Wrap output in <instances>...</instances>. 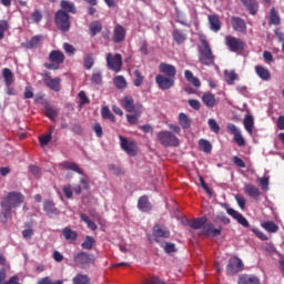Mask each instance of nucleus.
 <instances>
[{
  "label": "nucleus",
  "mask_w": 284,
  "mask_h": 284,
  "mask_svg": "<svg viewBox=\"0 0 284 284\" xmlns=\"http://www.w3.org/2000/svg\"><path fill=\"white\" fill-rule=\"evenodd\" d=\"M141 114L143 112H133V114H126V121L130 125H136L139 123V119H141Z\"/></svg>",
  "instance_id": "40"
},
{
  "label": "nucleus",
  "mask_w": 284,
  "mask_h": 284,
  "mask_svg": "<svg viewBox=\"0 0 284 284\" xmlns=\"http://www.w3.org/2000/svg\"><path fill=\"white\" fill-rule=\"evenodd\" d=\"M24 201L26 196L22 193L12 191L0 202V205L4 215L8 216L13 207H19Z\"/></svg>",
  "instance_id": "1"
},
{
  "label": "nucleus",
  "mask_w": 284,
  "mask_h": 284,
  "mask_svg": "<svg viewBox=\"0 0 284 284\" xmlns=\"http://www.w3.org/2000/svg\"><path fill=\"white\" fill-rule=\"evenodd\" d=\"M119 139H120L121 149L125 153H128L129 156H136V152H138L136 142L128 138H123V135H120Z\"/></svg>",
  "instance_id": "8"
},
{
  "label": "nucleus",
  "mask_w": 284,
  "mask_h": 284,
  "mask_svg": "<svg viewBox=\"0 0 284 284\" xmlns=\"http://www.w3.org/2000/svg\"><path fill=\"white\" fill-rule=\"evenodd\" d=\"M62 165L65 168V170H71L72 172H77V174H81L80 178V185H77L73 189V192L75 194H81L82 190H88L90 187V176L85 175L83 173V170L77 165L74 162H63Z\"/></svg>",
  "instance_id": "2"
},
{
  "label": "nucleus",
  "mask_w": 284,
  "mask_h": 284,
  "mask_svg": "<svg viewBox=\"0 0 284 284\" xmlns=\"http://www.w3.org/2000/svg\"><path fill=\"white\" fill-rule=\"evenodd\" d=\"M261 225L263 230H265L270 234H276V232H278V225H276V223H274L273 221L263 222Z\"/></svg>",
  "instance_id": "30"
},
{
  "label": "nucleus",
  "mask_w": 284,
  "mask_h": 284,
  "mask_svg": "<svg viewBox=\"0 0 284 284\" xmlns=\"http://www.w3.org/2000/svg\"><path fill=\"white\" fill-rule=\"evenodd\" d=\"M209 23H210L211 30H213V32H219V30H221V20H219V17L209 16Z\"/></svg>",
  "instance_id": "32"
},
{
  "label": "nucleus",
  "mask_w": 284,
  "mask_h": 284,
  "mask_svg": "<svg viewBox=\"0 0 284 284\" xmlns=\"http://www.w3.org/2000/svg\"><path fill=\"white\" fill-rule=\"evenodd\" d=\"M44 114L49 118V119H57V111L54 110V108L52 106H45L44 109Z\"/></svg>",
  "instance_id": "55"
},
{
  "label": "nucleus",
  "mask_w": 284,
  "mask_h": 284,
  "mask_svg": "<svg viewBox=\"0 0 284 284\" xmlns=\"http://www.w3.org/2000/svg\"><path fill=\"white\" fill-rule=\"evenodd\" d=\"M44 83L47 88H50V90H53L54 92H59L61 90V79L60 78H50L47 77L44 79Z\"/></svg>",
  "instance_id": "20"
},
{
  "label": "nucleus",
  "mask_w": 284,
  "mask_h": 284,
  "mask_svg": "<svg viewBox=\"0 0 284 284\" xmlns=\"http://www.w3.org/2000/svg\"><path fill=\"white\" fill-rule=\"evenodd\" d=\"M63 50L69 55H72V54H74V52H77V49H74V47L72 44L68 43V42H65L63 44Z\"/></svg>",
  "instance_id": "59"
},
{
  "label": "nucleus",
  "mask_w": 284,
  "mask_h": 284,
  "mask_svg": "<svg viewBox=\"0 0 284 284\" xmlns=\"http://www.w3.org/2000/svg\"><path fill=\"white\" fill-rule=\"evenodd\" d=\"M49 59L51 63L47 64L49 70H59V65L65 61V55L61 51H51Z\"/></svg>",
  "instance_id": "9"
},
{
  "label": "nucleus",
  "mask_w": 284,
  "mask_h": 284,
  "mask_svg": "<svg viewBox=\"0 0 284 284\" xmlns=\"http://www.w3.org/2000/svg\"><path fill=\"white\" fill-rule=\"evenodd\" d=\"M73 284H90V277L88 275L78 274L73 277Z\"/></svg>",
  "instance_id": "47"
},
{
  "label": "nucleus",
  "mask_w": 284,
  "mask_h": 284,
  "mask_svg": "<svg viewBox=\"0 0 284 284\" xmlns=\"http://www.w3.org/2000/svg\"><path fill=\"white\" fill-rule=\"evenodd\" d=\"M178 121H179V125H181V128L183 130H190V128L192 125V120L189 119L187 114L180 113L179 118H178Z\"/></svg>",
  "instance_id": "22"
},
{
  "label": "nucleus",
  "mask_w": 284,
  "mask_h": 284,
  "mask_svg": "<svg viewBox=\"0 0 284 284\" xmlns=\"http://www.w3.org/2000/svg\"><path fill=\"white\" fill-rule=\"evenodd\" d=\"M145 284H163V281H161V278L153 276L151 278H148L145 281Z\"/></svg>",
  "instance_id": "64"
},
{
  "label": "nucleus",
  "mask_w": 284,
  "mask_h": 284,
  "mask_svg": "<svg viewBox=\"0 0 284 284\" xmlns=\"http://www.w3.org/2000/svg\"><path fill=\"white\" fill-rule=\"evenodd\" d=\"M173 38H174V41L176 43H183L185 41V33L179 31V30H174L173 31Z\"/></svg>",
  "instance_id": "50"
},
{
  "label": "nucleus",
  "mask_w": 284,
  "mask_h": 284,
  "mask_svg": "<svg viewBox=\"0 0 284 284\" xmlns=\"http://www.w3.org/2000/svg\"><path fill=\"white\" fill-rule=\"evenodd\" d=\"M55 24L62 32L70 30V16L63 10H59L55 13Z\"/></svg>",
  "instance_id": "6"
},
{
  "label": "nucleus",
  "mask_w": 284,
  "mask_h": 284,
  "mask_svg": "<svg viewBox=\"0 0 284 284\" xmlns=\"http://www.w3.org/2000/svg\"><path fill=\"white\" fill-rule=\"evenodd\" d=\"M38 284H63V281L59 280V281L52 282L50 277H43L38 281Z\"/></svg>",
  "instance_id": "58"
},
{
  "label": "nucleus",
  "mask_w": 284,
  "mask_h": 284,
  "mask_svg": "<svg viewBox=\"0 0 284 284\" xmlns=\"http://www.w3.org/2000/svg\"><path fill=\"white\" fill-rule=\"evenodd\" d=\"M39 141H40V145H42V146L48 145V143H50V141H52V132L41 135L39 138Z\"/></svg>",
  "instance_id": "51"
},
{
  "label": "nucleus",
  "mask_w": 284,
  "mask_h": 284,
  "mask_svg": "<svg viewBox=\"0 0 284 284\" xmlns=\"http://www.w3.org/2000/svg\"><path fill=\"white\" fill-rule=\"evenodd\" d=\"M2 77L4 79L7 88H9V85H12V83H14V75L12 74V71L10 69H3Z\"/></svg>",
  "instance_id": "34"
},
{
  "label": "nucleus",
  "mask_w": 284,
  "mask_h": 284,
  "mask_svg": "<svg viewBox=\"0 0 284 284\" xmlns=\"http://www.w3.org/2000/svg\"><path fill=\"white\" fill-rule=\"evenodd\" d=\"M93 246L94 240L92 239V236H87L84 242L82 243L83 250H92Z\"/></svg>",
  "instance_id": "53"
},
{
  "label": "nucleus",
  "mask_w": 284,
  "mask_h": 284,
  "mask_svg": "<svg viewBox=\"0 0 284 284\" xmlns=\"http://www.w3.org/2000/svg\"><path fill=\"white\" fill-rule=\"evenodd\" d=\"M163 250L166 252V254H172V252H175L176 246H174L172 243H165Z\"/></svg>",
  "instance_id": "63"
},
{
  "label": "nucleus",
  "mask_w": 284,
  "mask_h": 284,
  "mask_svg": "<svg viewBox=\"0 0 284 284\" xmlns=\"http://www.w3.org/2000/svg\"><path fill=\"white\" fill-rule=\"evenodd\" d=\"M80 217H81V221H83V223H87L89 230H93L94 231V230L98 229L97 223L92 222L87 214L82 213L80 215Z\"/></svg>",
  "instance_id": "46"
},
{
  "label": "nucleus",
  "mask_w": 284,
  "mask_h": 284,
  "mask_svg": "<svg viewBox=\"0 0 284 284\" xmlns=\"http://www.w3.org/2000/svg\"><path fill=\"white\" fill-rule=\"evenodd\" d=\"M158 139L162 145H165V148H178L179 145V138L170 131L159 132Z\"/></svg>",
  "instance_id": "5"
},
{
  "label": "nucleus",
  "mask_w": 284,
  "mask_h": 284,
  "mask_svg": "<svg viewBox=\"0 0 284 284\" xmlns=\"http://www.w3.org/2000/svg\"><path fill=\"white\" fill-rule=\"evenodd\" d=\"M63 194L67 199H72V186L70 184L62 187Z\"/></svg>",
  "instance_id": "60"
},
{
  "label": "nucleus",
  "mask_w": 284,
  "mask_h": 284,
  "mask_svg": "<svg viewBox=\"0 0 284 284\" xmlns=\"http://www.w3.org/2000/svg\"><path fill=\"white\" fill-rule=\"evenodd\" d=\"M239 284H261V281L254 275H242L239 278Z\"/></svg>",
  "instance_id": "26"
},
{
  "label": "nucleus",
  "mask_w": 284,
  "mask_h": 284,
  "mask_svg": "<svg viewBox=\"0 0 284 284\" xmlns=\"http://www.w3.org/2000/svg\"><path fill=\"white\" fill-rule=\"evenodd\" d=\"M7 30H10V24L8 23V20H0V39H3V37H6Z\"/></svg>",
  "instance_id": "49"
},
{
  "label": "nucleus",
  "mask_w": 284,
  "mask_h": 284,
  "mask_svg": "<svg viewBox=\"0 0 284 284\" xmlns=\"http://www.w3.org/2000/svg\"><path fill=\"white\" fill-rule=\"evenodd\" d=\"M199 60L203 65H214V55L212 49L207 42H203V45L199 49Z\"/></svg>",
  "instance_id": "4"
},
{
  "label": "nucleus",
  "mask_w": 284,
  "mask_h": 284,
  "mask_svg": "<svg viewBox=\"0 0 284 284\" xmlns=\"http://www.w3.org/2000/svg\"><path fill=\"white\" fill-rule=\"evenodd\" d=\"M153 236H155V241H159V239H170V231L158 224L153 227Z\"/></svg>",
  "instance_id": "19"
},
{
  "label": "nucleus",
  "mask_w": 284,
  "mask_h": 284,
  "mask_svg": "<svg viewBox=\"0 0 284 284\" xmlns=\"http://www.w3.org/2000/svg\"><path fill=\"white\" fill-rule=\"evenodd\" d=\"M202 101L206 108H214L216 105V98L210 92L203 94Z\"/></svg>",
  "instance_id": "25"
},
{
  "label": "nucleus",
  "mask_w": 284,
  "mask_h": 284,
  "mask_svg": "<svg viewBox=\"0 0 284 284\" xmlns=\"http://www.w3.org/2000/svg\"><path fill=\"white\" fill-rule=\"evenodd\" d=\"M257 183L264 192H267L270 190V176H263L257 179Z\"/></svg>",
  "instance_id": "43"
},
{
  "label": "nucleus",
  "mask_w": 284,
  "mask_h": 284,
  "mask_svg": "<svg viewBox=\"0 0 284 284\" xmlns=\"http://www.w3.org/2000/svg\"><path fill=\"white\" fill-rule=\"evenodd\" d=\"M60 6H61L62 10H65L67 12H71L72 14H74V12H77V9L74 8V3H72L70 1L62 0Z\"/></svg>",
  "instance_id": "42"
},
{
  "label": "nucleus",
  "mask_w": 284,
  "mask_h": 284,
  "mask_svg": "<svg viewBox=\"0 0 284 284\" xmlns=\"http://www.w3.org/2000/svg\"><path fill=\"white\" fill-rule=\"evenodd\" d=\"M113 41L114 43H121L125 41V28L121 24H116L113 30Z\"/></svg>",
  "instance_id": "18"
},
{
  "label": "nucleus",
  "mask_w": 284,
  "mask_h": 284,
  "mask_svg": "<svg viewBox=\"0 0 284 284\" xmlns=\"http://www.w3.org/2000/svg\"><path fill=\"white\" fill-rule=\"evenodd\" d=\"M270 23L272 26H278L281 23V17L276 13V9H271Z\"/></svg>",
  "instance_id": "44"
},
{
  "label": "nucleus",
  "mask_w": 284,
  "mask_h": 284,
  "mask_svg": "<svg viewBox=\"0 0 284 284\" xmlns=\"http://www.w3.org/2000/svg\"><path fill=\"white\" fill-rule=\"evenodd\" d=\"M120 105L126 111V112H143V104L140 102L134 103V98L131 95H124L121 101Z\"/></svg>",
  "instance_id": "3"
},
{
  "label": "nucleus",
  "mask_w": 284,
  "mask_h": 284,
  "mask_svg": "<svg viewBox=\"0 0 284 284\" xmlns=\"http://www.w3.org/2000/svg\"><path fill=\"white\" fill-rule=\"evenodd\" d=\"M159 70L160 72H162V74H165L164 77H171V79H174V77H176V67L162 62L159 65Z\"/></svg>",
  "instance_id": "16"
},
{
  "label": "nucleus",
  "mask_w": 284,
  "mask_h": 284,
  "mask_svg": "<svg viewBox=\"0 0 284 284\" xmlns=\"http://www.w3.org/2000/svg\"><path fill=\"white\" fill-rule=\"evenodd\" d=\"M242 3H244V6H247L251 14H256V12L258 11V3H256V1L254 0H241Z\"/></svg>",
  "instance_id": "37"
},
{
  "label": "nucleus",
  "mask_w": 284,
  "mask_h": 284,
  "mask_svg": "<svg viewBox=\"0 0 284 284\" xmlns=\"http://www.w3.org/2000/svg\"><path fill=\"white\" fill-rule=\"evenodd\" d=\"M155 82L158 83L160 90H170V88L174 85V78L164 74H158L155 77Z\"/></svg>",
  "instance_id": "11"
},
{
  "label": "nucleus",
  "mask_w": 284,
  "mask_h": 284,
  "mask_svg": "<svg viewBox=\"0 0 284 284\" xmlns=\"http://www.w3.org/2000/svg\"><path fill=\"white\" fill-rule=\"evenodd\" d=\"M235 201H236L239 207H241L242 210H245V204L247 203V201L245 200V196H243L241 194H236Z\"/></svg>",
  "instance_id": "56"
},
{
  "label": "nucleus",
  "mask_w": 284,
  "mask_h": 284,
  "mask_svg": "<svg viewBox=\"0 0 284 284\" xmlns=\"http://www.w3.org/2000/svg\"><path fill=\"white\" fill-rule=\"evenodd\" d=\"M134 77L135 78L133 79V83H134L135 88H141V85H143V81H144L143 74H141V71L135 70Z\"/></svg>",
  "instance_id": "45"
},
{
  "label": "nucleus",
  "mask_w": 284,
  "mask_h": 284,
  "mask_svg": "<svg viewBox=\"0 0 284 284\" xmlns=\"http://www.w3.org/2000/svg\"><path fill=\"white\" fill-rule=\"evenodd\" d=\"M102 28L103 27L101 26V22H92L90 24L91 36L97 37V34H99V32H101Z\"/></svg>",
  "instance_id": "48"
},
{
  "label": "nucleus",
  "mask_w": 284,
  "mask_h": 284,
  "mask_svg": "<svg viewBox=\"0 0 284 284\" xmlns=\"http://www.w3.org/2000/svg\"><path fill=\"white\" fill-rule=\"evenodd\" d=\"M226 212L229 216H232V219H235L240 225H243V227H250V222H247V219L243 216V214L239 213L236 210L230 207L227 204H225Z\"/></svg>",
  "instance_id": "13"
},
{
  "label": "nucleus",
  "mask_w": 284,
  "mask_h": 284,
  "mask_svg": "<svg viewBox=\"0 0 284 284\" xmlns=\"http://www.w3.org/2000/svg\"><path fill=\"white\" fill-rule=\"evenodd\" d=\"M138 207L141 210V212H150L152 210V206L150 205V202L148 201V196H142L139 199Z\"/></svg>",
  "instance_id": "31"
},
{
  "label": "nucleus",
  "mask_w": 284,
  "mask_h": 284,
  "mask_svg": "<svg viewBox=\"0 0 284 284\" xmlns=\"http://www.w3.org/2000/svg\"><path fill=\"white\" fill-rule=\"evenodd\" d=\"M225 43L231 52H241L245 48V42L232 36L225 37Z\"/></svg>",
  "instance_id": "10"
},
{
  "label": "nucleus",
  "mask_w": 284,
  "mask_h": 284,
  "mask_svg": "<svg viewBox=\"0 0 284 284\" xmlns=\"http://www.w3.org/2000/svg\"><path fill=\"white\" fill-rule=\"evenodd\" d=\"M101 114H102V119H108V121H111L112 123L116 121V119L114 118V114L112 113V111H110V108L108 106H102Z\"/></svg>",
  "instance_id": "39"
},
{
  "label": "nucleus",
  "mask_w": 284,
  "mask_h": 284,
  "mask_svg": "<svg viewBox=\"0 0 284 284\" xmlns=\"http://www.w3.org/2000/svg\"><path fill=\"white\" fill-rule=\"evenodd\" d=\"M33 234H34V230H32V229H26L24 231H22V236H23V239H26L27 241H30V239H32V236H33Z\"/></svg>",
  "instance_id": "61"
},
{
  "label": "nucleus",
  "mask_w": 284,
  "mask_h": 284,
  "mask_svg": "<svg viewBox=\"0 0 284 284\" xmlns=\"http://www.w3.org/2000/svg\"><path fill=\"white\" fill-rule=\"evenodd\" d=\"M239 272H243V261L239 257H231L226 266V273L239 274Z\"/></svg>",
  "instance_id": "12"
},
{
  "label": "nucleus",
  "mask_w": 284,
  "mask_h": 284,
  "mask_svg": "<svg viewBox=\"0 0 284 284\" xmlns=\"http://www.w3.org/2000/svg\"><path fill=\"white\" fill-rule=\"evenodd\" d=\"M94 65V59L92 58V55H87L84 58V68L87 70L92 69V67Z\"/></svg>",
  "instance_id": "57"
},
{
  "label": "nucleus",
  "mask_w": 284,
  "mask_h": 284,
  "mask_svg": "<svg viewBox=\"0 0 284 284\" xmlns=\"http://www.w3.org/2000/svg\"><path fill=\"white\" fill-rule=\"evenodd\" d=\"M42 37L41 36H36L31 38L30 41L27 42V48H37L41 41Z\"/></svg>",
  "instance_id": "52"
},
{
  "label": "nucleus",
  "mask_w": 284,
  "mask_h": 284,
  "mask_svg": "<svg viewBox=\"0 0 284 284\" xmlns=\"http://www.w3.org/2000/svg\"><path fill=\"white\" fill-rule=\"evenodd\" d=\"M113 83L118 90H125L128 88V81H125V78L123 75H116L113 79Z\"/></svg>",
  "instance_id": "35"
},
{
  "label": "nucleus",
  "mask_w": 284,
  "mask_h": 284,
  "mask_svg": "<svg viewBox=\"0 0 284 284\" xmlns=\"http://www.w3.org/2000/svg\"><path fill=\"white\" fill-rule=\"evenodd\" d=\"M232 27L236 32H245L246 27H245V21L241 18H232L231 19Z\"/></svg>",
  "instance_id": "24"
},
{
  "label": "nucleus",
  "mask_w": 284,
  "mask_h": 284,
  "mask_svg": "<svg viewBox=\"0 0 284 284\" xmlns=\"http://www.w3.org/2000/svg\"><path fill=\"white\" fill-rule=\"evenodd\" d=\"M31 19H32V21H34L36 23H39V21H41V19H43V14H41V11L36 10V11L31 14Z\"/></svg>",
  "instance_id": "62"
},
{
  "label": "nucleus",
  "mask_w": 284,
  "mask_h": 284,
  "mask_svg": "<svg viewBox=\"0 0 284 284\" xmlns=\"http://www.w3.org/2000/svg\"><path fill=\"white\" fill-rule=\"evenodd\" d=\"M224 79L227 85H234V82L239 79V75L234 70H225Z\"/></svg>",
  "instance_id": "28"
},
{
  "label": "nucleus",
  "mask_w": 284,
  "mask_h": 284,
  "mask_svg": "<svg viewBox=\"0 0 284 284\" xmlns=\"http://www.w3.org/2000/svg\"><path fill=\"white\" fill-rule=\"evenodd\" d=\"M184 77L189 83H192L194 88H199L201 85V80L199 78L194 77V73L190 70L184 71Z\"/></svg>",
  "instance_id": "27"
},
{
  "label": "nucleus",
  "mask_w": 284,
  "mask_h": 284,
  "mask_svg": "<svg viewBox=\"0 0 284 284\" xmlns=\"http://www.w3.org/2000/svg\"><path fill=\"white\" fill-rule=\"evenodd\" d=\"M244 192L251 199H256V196H261V191L253 184H245Z\"/></svg>",
  "instance_id": "23"
},
{
  "label": "nucleus",
  "mask_w": 284,
  "mask_h": 284,
  "mask_svg": "<svg viewBox=\"0 0 284 284\" xmlns=\"http://www.w3.org/2000/svg\"><path fill=\"white\" fill-rule=\"evenodd\" d=\"M106 65L109 70H113V72H121V68L123 67V60L121 58V54H106Z\"/></svg>",
  "instance_id": "7"
},
{
  "label": "nucleus",
  "mask_w": 284,
  "mask_h": 284,
  "mask_svg": "<svg viewBox=\"0 0 284 284\" xmlns=\"http://www.w3.org/2000/svg\"><path fill=\"white\" fill-rule=\"evenodd\" d=\"M65 241H77V232L72 231L70 227H65L62 232Z\"/></svg>",
  "instance_id": "41"
},
{
  "label": "nucleus",
  "mask_w": 284,
  "mask_h": 284,
  "mask_svg": "<svg viewBox=\"0 0 284 284\" xmlns=\"http://www.w3.org/2000/svg\"><path fill=\"white\" fill-rule=\"evenodd\" d=\"M199 146L202 152H205V154H210V152H212V143L205 139H201L199 141Z\"/></svg>",
  "instance_id": "36"
},
{
  "label": "nucleus",
  "mask_w": 284,
  "mask_h": 284,
  "mask_svg": "<svg viewBox=\"0 0 284 284\" xmlns=\"http://www.w3.org/2000/svg\"><path fill=\"white\" fill-rule=\"evenodd\" d=\"M43 210L47 212V214H59V210L54 207V202L52 201H45L43 204Z\"/></svg>",
  "instance_id": "38"
},
{
  "label": "nucleus",
  "mask_w": 284,
  "mask_h": 284,
  "mask_svg": "<svg viewBox=\"0 0 284 284\" xmlns=\"http://www.w3.org/2000/svg\"><path fill=\"white\" fill-rule=\"evenodd\" d=\"M207 223V217H199L191 221L190 225L193 230H201Z\"/></svg>",
  "instance_id": "33"
},
{
  "label": "nucleus",
  "mask_w": 284,
  "mask_h": 284,
  "mask_svg": "<svg viewBox=\"0 0 284 284\" xmlns=\"http://www.w3.org/2000/svg\"><path fill=\"white\" fill-rule=\"evenodd\" d=\"M209 126L212 132H215V134H219V132H221V126H219V123L214 119L209 120Z\"/></svg>",
  "instance_id": "54"
},
{
  "label": "nucleus",
  "mask_w": 284,
  "mask_h": 284,
  "mask_svg": "<svg viewBox=\"0 0 284 284\" xmlns=\"http://www.w3.org/2000/svg\"><path fill=\"white\" fill-rule=\"evenodd\" d=\"M255 72L257 77L262 79V81H270L272 74L270 73V69L263 67V65H256Z\"/></svg>",
  "instance_id": "21"
},
{
  "label": "nucleus",
  "mask_w": 284,
  "mask_h": 284,
  "mask_svg": "<svg viewBox=\"0 0 284 284\" xmlns=\"http://www.w3.org/2000/svg\"><path fill=\"white\" fill-rule=\"evenodd\" d=\"M243 123L246 132L252 136L254 132V116L245 115Z\"/></svg>",
  "instance_id": "29"
},
{
  "label": "nucleus",
  "mask_w": 284,
  "mask_h": 284,
  "mask_svg": "<svg viewBox=\"0 0 284 284\" xmlns=\"http://www.w3.org/2000/svg\"><path fill=\"white\" fill-rule=\"evenodd\" d=\"M227 131L234 135V141L240 148H243V145H245V139H243L241 130L236 125L227 124Z\"/></svg>",
  "instance_id": "14"
},
{
  "label": "nucleus",
  "mask_w": 284,
  "mask_h": 284,
  "mask_svg": "<svg viewBox=\"0 0 284 284\" xmlns=\"http://www.w3.org/2000/svg\"><path fill=\"white\" fill-rule=\"evenodd\" d=\"M221 232H223V226L214 227V224L209 223L203 227V234L206 236H221Z\"/></svg>",
  "instance_id": "17"
},
{
  "label": "nucleus",
  "mask_w": 284,
  "mask_h": 284,
  "mask_svg": "<svg viewBox=\"0 0 284 284\" xmlns=\"http://www.w3.org/2000/svg\"><path fill=\"white\" fill-rule=\"evenodd\" d=\"M91 261L92 258H90V255L85 252L74 255V263L78 267H85V265H90Z\"/></svg>",
  "instance_id": "15"
}]
</instances>
